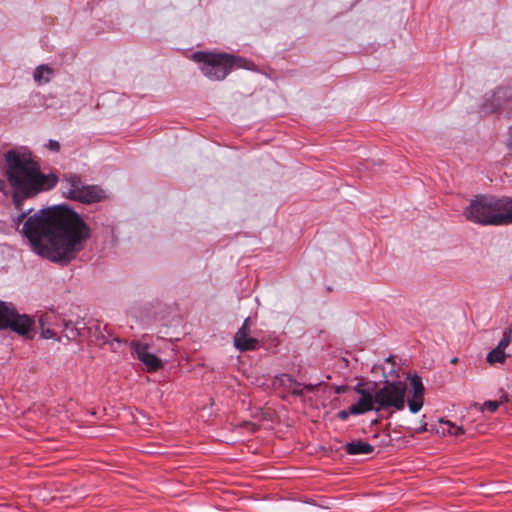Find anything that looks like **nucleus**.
Masks as SVG:
<instances>
[{
    "label": "nucleus",
    "mask_w": 512,
    "mask_h": 512,
    "mask_svg": "<svg viewBox=\"0 0 512 512\" xmlns=\"http://www.w3.org/2000/svg\"><path fill=\"white\" fill-rule=\"evenodd\" d=\"M23 233L33 251L53 262L68 264L83 250L90 229L74 211L57 206L29 217Z\"/></svg>",
    "instance_id": "f257e3e1"
},
{
    "label": "nucleus",
    "mask_w": 512,
    "mask_h": 512,
    "mask_svg": "<svg viewBox=\"0 0 512 512\" xmlns=\"http://www.w3.org/2000/svg\"><path fill=\"white\" fill-rule=\"evenodd\" d=\"M5 176L12 189V199L17 210H22L25 200L56 186L58 177L41 172L39 163L30 152L9 150L4 154Z\"/></svg>",
    "instance_id": "f03ea898"
},
{
    "label": "nucleus",
    "mask_w": 512,
    "mask_h": 512,
    "mask_svg": "<svg viewBox=\"0 0 512 512\" xmlns=\"http://www.w3.org/2000/svg\"><path fill=\"white\" fill-rule=\"evenodd\" d=\"M463 215L479 225L501 226L512 223V198L477 195L464 209Z\"/></svg>",
    "instance_id": "7ed1b4c3"
},
{
    "label": "nucleus",
    "mask_w": 512,
    "mask_h": 512,
    "mask_svg": "<svg viewBox=\"0 0 512 512\" xmlns=\"http://www.w3.org/2000/svg\"><path fill=\"white\" fill-rule=\"evenodd\" d=\"M192 60L200 65L201 72L210 80H223L233 69H250L251 62L228 53L198 51L192 54Z\"/></svg>",
    "instance_id": "20e7f679"
},
{
    "label": "nucleus",
    "mask_w": 512,
    "mask_h": 512,
    "mask_svg": "<svg viewBox=\"0 0 512 512\" xmlns=\"http://www.w3.org/2000/svg\"><path fill=\"white\" fill-rule=\"evenodd\" d=\"M406 384L402 381H386L382 387L375 389L377 412L403 410L405 407Z\"/></svg>",
    "instance_id": "39448f33"
},
{
    "label": "nucleus",
    "mask_w": 512,
    "mask_h": 512,
    "mask_svg": "<svg viewBox=\"0 0 512 512\" xmlns=\"http://www.w3.org/2000/svg\"><path fill=\"white\" fill-rule=\"evenodd\" d=\"M34 326L33 318L26 314H19L12 303L0 301V331L10 329L31 339Z\"/></svg>",
    "instance_id": "423d86ee"
},
{
    "label": "nucleus",
    "mask_w": 512,
    "mask_h": 512,
    "mask_svg": "<svg viewBox=\"0 0 512 512\" xmlns=\"http://www.w3.org/2000/svg\"><path fill=\"white\" fill-rule=\"evenodd\" d=\"M354 390L360 395V398L357 403L350 406V412H352V415H360L369 411L377 412L375 392H371L364 388L362 384H357L354 387Z\"/></svg>",
    "instance_id": "0eeeda50"
},
{
    "label": "nucleus",
    "mask_w": 512,
    "mask_h": 512,
    "mask_svg": "<svg viewBox=\"0 0 512 512\" xmlns=\"http://www.w3.org/2000/svg\"><path fill=\"white\" fill-rule=\"evenodd\" d=\"M250 318H246L234 336V346L241 352L254 351L259 347V341L250 337Z\"/></svg>",
    "instance_id": "6e6552de"
},
{
    "label": "nucleus",
    "mask_w": 512,
    "mask_h": 512,
    "mask_svg": "<svg viewBox=\"0 0 512 512\" xmlns=\"http://www.w3.org/2000/svg\"><path fill=\"white\" fill-rule=\"evenodd\" d=\"M133 353L146 366L148 372H156L162 367L161 360L152 353L148 352V345L139 341L131 343Z\"/></svg>",
    "instance_id": "1a4fd4ad"
},
{
    "label": "nucleus",
    "mask_w": 512,
    "mask_h": 512,
    "mask_svg": "<svg viewBox=\"0 0 512 512\" xmlns=\"http://www.w3.org/2000/svg\"><path fill=\"white\" fill-rule=\"evenodd\" d=\"M41 337L44 339H57L54 327L58 326L61 319L54 312H45L37 315Z\"/></svg>",
    "instance_id": "9d476101"
},
{
    "label": "nucleus",
    "mask_w": 512,
    "mask_h": 512,
    "mask_svg": "<svg viewBox=\"0 0 512 512\" xmlns=\"http://www.w3.org/2000/svg\"><path fill=\"white\" fill-rule=\"evenodd\" d=\"M409 380L413 393L412 398L408 400V407L412 413H417L421 410L424 403L425 388L418 375L415 374L409 377Z\"/></svg>",
    "instance_id": "9b49d317"
},
{
    "label": "nucleus",
    "mask_w": 512,
    "mask_h": 512,
    "mask_svg": "<svg viewBox=\"0 0 512 512\" xmlns=\"http://www.w3.org/2000/svg\"><path fill=\"white\" fill-rule=\"evenodd\" d=\"M104 197V191L98 186L84 185L80 194H77L75 201L90 204L94 202H99Z\"/></svg>",
    "instance_id": "f8f14e48"
},
{
    "label": "nucleus",
    "mask_w": 512,
    "mask_h": 512,
    "mask_svg": "<svg viewBox=\"0 0 512 512\" xmlns=\"http://www.w3.org/2000/svg\"><path fill=\"white\" fill-rule=\"evenodd\" d=\"M281 383L288 389V391L295 396H301L303 394V390H307L309 392L314 391L317 385L306 384L301 388V384L293 379L288 374H283L281 377Z\"/></svg>",
    "instance_id": "ddd939ff"
},
{
    "label": "nucleus",
    "mask_w": 512,
    "mask_h": 512,
    "mask_svg": "<svg viewBox=\"0 0 512 512\" xmlns=\"http://www.w3.org/2000/svg\"><path fill=\"white\" fill-rule=\"evenodd\" d=\"M65 190L64 194L67 198L76 200L77 194H80L84 184L81 180V178L77 175H67L65 176Z\"/></svg>",
    "instance_id": "4468645a"
},
{
    "label": "nucleus",
    "mask_w": 512,
    "mask_h": 512,
    "mask_svg": "<svg viewBox=\"0 0 512 512\" xmlns=\"http://www.w3.org/2000/svg\"><path fill=\"white\" fill-rule=\"evenodd\" d=\"M345 451L350 455L370 454L374 451V447L367 442L358 440L347 443Z\"/></svg>",
    "instance_id": "2eb2a0df"
},
{
    "label": "nucleus",
    "mask_w": 512,
    "mask_h": 512,
    "mask_svg": "<svg viewBox=\"0 0 512 512\" xmlns=\"http://www.w3.org/2000/svg\"><path fill=\"white\" fill-rule=\"evenodd\" d=\"M53 75V70L47 65H40L34 72V80L38 84L48 83Z\"/></svg>",
    "instance_id": "dca6fc26"
},
{
    "label": "nucleus",
    "mask_w": 512,
    "mask_h": 512,
    "mask_svg": "<svg viewBox=\"0 0 512 512\" xmlns=\"http://www.w3.org/2000/svg\"><path fill=\"white\" fill-rule=\"evenodd\" d=\"M62 324L64 326L63 332L64 336L69 340H76L78 337L82 335L81 330L84 327H79L78 324H73L71 321H62Z\"/></svg>",
    "instance_id": "f3484780"
},
{
    "label": "nucleus",
    "mask_w": 512,
    "mask_h": 512,
    "mask_svg": "<svg viewBox=\"0 0 512 512\" xmlns=\"http://www.w3.org/2000/svg\"><path fill=\"white\" fill-rule=\"evenodd\" d=\"M506 354L504 351L498 349V348H494L492 351H490L487 355V362L491 365H494V364H503L506 360Z\"/></svg>",
    "instance_id": "a211bd4d"
},
{
    "label": "nucleus",
    "mask_w": 512,
    "mask_h": 512,
    "mask_svg": "<svg viewBox=\"0 0 512 512\" xmlns=\"http://www.w3.org/2000/svg\"><path fill=\"white\" fill-rule=\"evenodd\" d=\"M511 341H512V329L506 328L503 332V337L500 340V342L498 343V345L496 346V348L505 352V349L508 347V345L510 344Z\"/></svg>",
    "instance_id": "6ab92c4d"
},
{
    "label": "nucleus",
    "mask_w": 512,
    "mask_h": 512,
    "mask_svg": "<svg viewBox=\"0 0 512 512\" xmlns=\"http://www.w3.org/2000/svg\"><path fill=\"white\" fill-rule=\"evenodd\" d=\"M440 424L448 426L447 433L454 436H459L464 433L462 427H458L450 421L440 420Z\"/></svg>",
    "instance_id": "aec40b11"
},
{
    "label": "nucleus",
    "mask_w": 512,
    "mask_h": 512,
    "mask_svg": "<svg viewBox=\"0 0 512 512\" xmlns=\"http://www.w3.org/2000/svg\"><path fill=\"white\" fill-rule=\"evenodd\" d=\"M499 405L500 403L498 401H486L483 404V409L490 413H494L498 409Z\"/></svg>",
    "instance_id": "412c9836"
},
{
    "label": "nucleus",
    "mask_w": 512,
    "mask_h": 512,
    "mask_svg": "<svg viewBox=\"0 0 512 512\" xmlns=\"http://www.w3.org/2000/svg\"><path fill=\"white\" fill-rule=\"evenodd\" d=\"M46 147L54 152H59L60 150V144L56 140H49Z\"/></svg>",
    "instance_id": "4be33fe9"
},
{
    "label": "nucleus",
    "mask_w": 512,
    "mask_h": 512,
    "mask_svg": "<svg viewBox=\"0 0 512 512\" xmlns=\"http://www.w3.org/2000/svg\"><path fill=\"white\" fill-rule=\"evenodd\" d=\"M349 415H352L350 412V407L347 410H341L338 412L337 417L343 421L347 420Z\"/></svg>",
    "instance_id": "5701e85b"
},
{
    "label": "nucleus",
    "mask_w": 512,
    "mask_h": 512,
    "mask_svg": "<svg viewBox=\"0 0 512 512\" xmlns=\"http://www.w3.org/2000/svg\"><path fill=\"white\" fill-rule=\"evenodd\" d=\"M347 390H348V386L343 385V386H337L335 389V392L337 394H341V393H345Z\"/></svg>",
    "instance_id": "b1692460"
},
{
    "label": "nucleus",
    "mask_w": 512,
    "mask_h": 512,
    "mask_svg": "<svg viewBox=\"0 0 512 512\" xmlns=\"http://www.w3.org/2000/svg\"><path fill=\"white\" fill-rule=\"evenodd\" d=\"M7 184L3 179H0V192H4L6 190Z\"/></svg>",
    "instance_id": "393cba45"
},
{
    "label": "nucleus",
    "mask_w": 512,
    "mask_h": 512,
    "mask_svg": "<svg viewBox=\"0 0 512 512\" xmlns=\"http://www.w3.org/2000/svg\"><path fill=\"white\" fill-rule=\"evenodd\" d=\"M26 218V213L23 212L21 213L18 218H17V223L19 224L20 222H22L24 219Z\"/></svg>",
    "instance_id": "a878e982"
},
{
    "label": "nucleus",
    "mask_w": 512,
    "mask_h": 512,
    "mask_svg": "<svg viewBox=\"0 0 512 512\" xmlns=\"http://www.w3.org/2000/svg\"><path fill=\"white\" fill-rule=\"evenodd\" d=\"M509 135H510L509 144L512 145V127L510 128Z\"/></svg>",
    "instance_id": "bb28decb"
},
{
    "label": "nucleus",
    "mask_w": 512,
    "mask_h": 512,
    "mask_svg": "<svg viewBox=\"0 0 512 512\" xmlns=\"http://www.w3.org/2000/svg\"><path fill=\"white\" fill-rule=\"evenodd\" d=\"M114 341L120 342V339L119 338H114Z\"/></svg>",
    "instance_id": "cd10ccee"
}]
</instances>
